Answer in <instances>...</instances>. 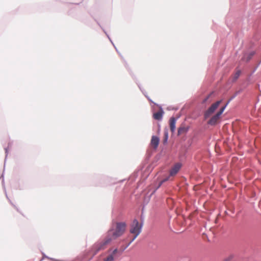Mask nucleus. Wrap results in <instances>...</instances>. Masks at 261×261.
I'll use <instances>...</instances> for the list:
<instances>
[{
  "label": "nucleus",
  "instance_id": "nucleus-14",
  "mask_svg": "<svg viewBox=\"0 0 261 261\" xmlns=\"http://www.w3.org/2000/svg\"><path fill=\"white\" fill-rule=\"evenodd\" d=\"M210 96V95H209L204 100H203V102H205L207 99L209 98V97Z\"/></svg>",
  "mask_w": 261,
  "mask_h": 261
},
{
  "label": "nucleus",
  "instance_id": "nucleus-10",
  "mask_svg": "<svg viewBox=\"0 0 261 261\" xmlns=\"http://www.w3.org/2000/svg\"><path fill=\"white\" fill-rule=\"evenodd\" d=\"M163 112L162 111H158L153 114V118L155 120H161L163 117Z\"/></svg>",
  "mask_w": 261,
  "mask_h": 261
},
{
  "label": "nucleus",
  "instance_id": "nucleus-3",
  "mask_svg": "<svg viewBox=\"0 0 261 261\" xmlns=\"http://www.w3.org/2000/svg\"><path fill=\"white\" fill-rule=\"evenodd\" d=\"M112 240V238L108 235V237L104 241L95 244L94 246V249L95 250L96 253L101 250L105 249Z\"/></svg>",
  "mask_w": 261,
  "mask_h": 261
},
{
  "label": "nucleus",
  "instance_id": "nucleus-11",
  "mask_svg": "<svg viewBox=\"0 0 261 261\" xmlns=\"http://www.w3.org/2000/svg\"><path fill=\"white\" fill-rule=\"evenodd\" d=\"M188 130V128L181 126L178 129V135H180L182 134L186 133Z\"/></svg>",
  "mask_w": 261,
  "mask_h": 261
},
{
  "label": "nucleus",
  "instance_id": "nucleus-7",
  "mask_svg": "<svg viewBox=\"0 0 261 261\" xmlns=\"http://www.w3.org/2000/svg\"><path fill=\"white\" fill-rule=\"evenodd\" d=\"M181 164L180 163L176 164L171 169L170 174L171 176L175 175L179 170L181 168Z\"/></svg>",
  "mask_w": 261,
  "mask_h": 261
},
{
  "label": "nucleus",
  "instance_id": "nucleus-2",
  "mask_svg": "<svg viewBox=\"0 0 261 261\" xmlns=\"http://www.w3.org/2000/svg\"><path fill=\"white\" fill-rule=\"evenodd\" d=\"M142 226L139 224V222L137 220H134L133 222L130 230V233L134 234V237L132 241L125 246L121 250L122 252L125 250L131 243L134 241V240L137 237V236L140 233L141 231Z\"/></svg>",
  "mask_w": 261,
  "mask_h": 261
},
{
  "label": "nucleus",
  "instance_id": "nucleus-12",
  "mask_svg": "<svg viewBox=\"0 0 261 261\" xmlns=\"http://www.w3.org/2000/svg\"><path fill=\"white\" fill-rule=\"evenodd\" d=\"M240 74H241L240 70H238L236 71V72L234 75V79L235 80H236L239 77V76L240 75Z\"/></svg>",
  "mask_w": 261,
  "mask_h": 261
},
{
  "label": "nucleus",
  "instance_id": "nucleus-4",
  "mask_svg": "<svg viewBox=\"0 0 261 261\" xmlns=\"http://www.w3.org/2000/svg\"><path fill=\"white\" fill-rule=\"evenodd\" d=\"M226 106L227 105L222 107L220 110L210 119L207 123L211 125H216L219 120L221 115L225 109Z\"/></svg>",
  "mask_w": 261,
  "mask_h": 261
},
{
  "label": "nucleus",
  "instance_id": "nucleus-5",
  "mask_svg": "<svg viewBox=\"0 0 261 261\" xmlns=\"http://www.w3.org/2000/svg\"><path fill=\"white\" fill-rule=\"evenodd\" d=\"M221 102V100H218L212 104L211 106L205 112L204 114V119H206L210 117L218 108Z\"/></svg>",
  "mask_w": 261,
  "mask_h": 261
},
{
  "label": "nucleus",
  "instance_id": "nucleus-1",
  "mask_svg": "<svg viewBox=\"0 0 261 261\" xmlns=\"http://www.w3.org/2000/svg\"><path fill=\"white\" fill-rule=\"evenodd\" d=\"M126 228V224L124 223H117L116 228L115 231L110 230L108 232V235L112 238V240L116 239L119 237L122 236Z\"/></svg>",
  "mask_w": 261,
  "mask_h": 261
},
{
  "label": "nucleus",
  "instance_id": "nucleus-6",
  "mask_svg": "<svg viewBox=\"0 0 261 261\" xmlns=\"http://www.w3.org/2000/svg\"><path fill=\"white\" fill-rule=\"evenodd\" d=\"M118 252L119 250L117 248L113 250L110 249L107 252L108 256L103 259V261H114Z\"/></svg>",
  "mask_w": 261,
  "mask_h": 261
},
{
  "label": "nucleus",
  "instance_id": "nucleus-9",
  "mask_svg": "<svg viewBox=\"0 0 261 261\" xmlns=\"http://www.w3.org/2000/svg\"><path fill=\"white\" fill-rule=\"evenodd\" d=\"M176 120L175 118L171 117L170 119V128L171 131L173 133L175 129Z\"/></svg>",
  "mask_w": 261,
  "mask_h": 261
},
{
  "label": "nucleus",
  "instance_id": "nucleus-13",
  "mask_svg": "<svg viewBox=\"0 0 261 261\" xmlns=\"http://www.w3.org/2000/svg\"><path fill=\"white\" fill-rule=\"evenodd\" d=\"M254 53L253 52L252 53H251L248 56V57H247V61H249L251 58V57L254 55Z\"/></svg>",
  "mask_w": 261,
  "mask_h": 261
},
{
  "label": "nucleus",
  "instance_id": "nucleus-15",
  "mask_svg": "<svg viewBox=\"0 0 261 261\" xmlns=\"http://www.w3.org/2000/svg\"><path fill=\"white\" fill-rule=\"evenodd\" d=\"M167 140V136H166V139H165V141H166Z\"/></svg>",
  "mask_w": 261,
  "mask_h": 261
},
{
  "label": "nucleus",
  "instance_id": "nucleus-8",
  "mask_svg": "<svg viewBox=\"0 0 261 261\" xmlns=\"http://www.w3.org/2000/svg\"><path fill=\"white\" fill-rule=\"evenodd\" d=\"M159 141L160 139L159 137L153 136L151 140V145L154 148L156 149L159 145Z\"/></svg>",
  "mask_w": 261,
  "mask_h": 261
}]
</instances>
